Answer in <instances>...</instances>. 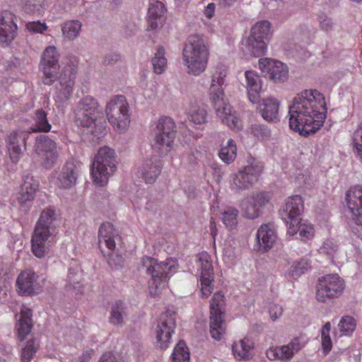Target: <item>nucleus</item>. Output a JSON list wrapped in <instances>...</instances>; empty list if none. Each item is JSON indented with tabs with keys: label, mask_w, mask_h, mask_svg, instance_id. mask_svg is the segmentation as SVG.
<instances>
[{
	"label": "nucleus",
	"mask_w": 362,
	"mask_h": 362,
	"mask_svg": "<svg viewBox=\"0 0 362 362\" xmlns=\"http://www.w3.org/2000/svg\"><path fill=\"white\" fill-rule=\"evenodd\" d=\"M327 110L322 93L316 89L304 90L295 96L289 107V125L300 134L315 133L324 124Z\"/></svg>",
	"instance_id": "1"
},
{
	"label": "nucleus",
	"mask_w": 362,
	"mask_h": 362,
	"mask_svg": "<svg viewBox=\"0 0 362 362\" xmlns=\"http://www.w3.org/2000/svg\"><path fill=\"white\" fill-rule=\"evenodd\" d=\"M59 54L54 46H48L42 55L40 67L42 82L50 86L58 81L54 99L57 106L64 107L70 99L77 74L78 62L75 57L66 59L59 64Z\"/></svg>",
	"instance_id": "2"
},
{
	"label": "nucleus",
	"mask_w": 362,
	"mask_h": 362,
	"mask_svg": "<svg viewBox=\"0 0 362 362\" xmlns=\"http://www.w3.org/2000/svg\"><path fill=\"white\" fill-rule=\"evenodd\" d=\"M228 75L227 69L219 65L212 72L208 93L210 102L215 109L216 114L222 122L234 131H238L243 124L237 112L231 105L224 100V88Z\"/></svg>",
	"instance_id": "3"
},
{
	"label": "nucleus",
	"mask_w": 362,
	"mask_h": 362,
	"mask_svg": "<svg viewBox=\"0 0 362 362\" xmlns=\"http://www.w3.org/2000/svg\"><path fill=\"white\" fill-rule=\"evenodd\" d=\"M209 56V45L202 36L194 34L187 37L182 49V59L189 74L199 76L203 74L206 70Z\"/></svg>",
	"instance_id": "4"
},
{
	"label": "nucleus",
	"mask_w": 362,
	"mask_h": 362,
	"mask_svg": "<svg viewBox=\"0 0 362 362\" xmlns=\"http://www.w3.org/2000/svg\"><path fill=\"white\" fill-rule=\"evenodd\" d=\"M30 128L31 131H14L8 136L7 148L9 158L14 164L19 161L23 154L21 144H23L24 146H26L27 141L32 132H49L52 128L47 119V113L42 109H37L34 112Z\"/></svg>",
	"instance_id": "5"
},
{
	"label": "nucleus",
	"mask_w": 362,
	"mask_h": 362,
	"mask_svg": "<svg viewBox=\"0 0 362 362\" xmlns=\"http://www.w3.org/2000/svg\"><path fill=\"white\" fill-rule=\"evenodd\" d=\"M141 264L146 273L151 276L148 288L153 296H158L165 288L168 280L177 269V262L173 258L158 262L156 259L146 256L141 259Z\"/></svg>",
	"instance_id": "6"
},
{
	"label": "nucleus",
	"mask_w": 362,
	"mask_h": 362,
	"mask_svg": "<svg viewBox=\"0 0 362 362\" xmlns=\"http://www.w3.org/2000/svg\"><path fill=\"white\" fill-rule=\"evenodd\" d=\"M117 156L112 148L100 147L94 157L91 167L93 182L98 186H105L110 177L117 170Z\"/></svg>",
	"instance_id": "7"
},
{
	"label": "nucleus",
	"mask_w": 362,
	"mask_h": 362,
	"mask_svg": "<svg viewBox=\"0 0 362 362\" xmlns=\"http://www.w3.org/2000/svg\"><path fill=\"white\" fill-rule=\"evenodd\" d=\"M263 163L255 158L247 159L246 165L230 175V187L235 192L250 189L259 180L263 172Z\"/></svg>",
	"instance_id": "8"
},
{
	"label": "nucleus",
	"mask_w": 362,
	"mask_h": 362,
	"mask_svg": "<svg viewBox=\"0 0 362 362\" xmlns=\"http://www.w3.org/2000/svg\"><path fill=\"white\" fill-rule=\"evenodd\" d=\"M105 115L108 122L118 133H124L130 124V107L125 98L115 95L105 106Z\"/></svg>",
	"instance_id": "9"
},
{
	"label": "nucleus",
	"mask_w": 362,
	"mask_h": 362,
	"mask_svg": "<svg viewBox=\"0 0 362 362\" xmlns=\"http://www.w3.org/2000/svg\"><path fill=\"white\" fill-rule=\"evenodd\" d=\"M152 146L162 155L170 152L175 138V124L171 117H160L155 123Z\"/></svg>",
	"instance_id": "10"
},
{
	"label": "nucleus",
	"mask_w": 362,
	"mask_h": 362,
	"mask_svg": "<svg viewBox=\"0 0 362 362\" xmlns=\"http://www.w3.org/2000/svg\"><path fill=\"white\" fill-rule=\"evenodd\" d=\"M98 102L91 95L81 98L74 110V121L78 127L87 129L95 134L96 130V116Z\"/></svg>",
	"instance_id": "11"
},
{
	"label": "nucleus",
	"mask_w": 362,
	"mask_h": 362,
	"mask_svg": "<svg viewBox=\"0 0 362 362\" xmlns=\"http://www.w3.org/2000/svg\"><path fill=\"white\" fill-rule=\"evenodd\" d=\"M344 289L345 282L338 274H327L318 279L315 298L318 302L325 303L341 296Z\"/></svg>",
	"instance_id": "12"
},
{
	"label": "nucleus",
	"mask_w": 362,
	"mask_h": 362,
	"mask_svg": "<svg viewBox=\"0 0 362 362\" xmlns=\"http://www.w3.org/2000/svg\"><path fill=\"white\" fill-rule=\"evenodd\" d=\"M304 208V201L300 195L288 197L279 211L282 220L287 225V233L290 236L297 234L295 223L299 219Z\"/></svg>",
	"instance_id": "13"
},
{
	"label": "nucleus",
	"mask_w": 362,
	"mask_h": 362,
	"mask_svg": "<svg viewBox=\"0 0 362 362\" xmlns=\"http://www.w3.org/2000/svg\"><path fill=\"white\" fill-rule=\"evenodd\" d=\"M272 199V193L265 191H255L243 197L240 208L245 218L255 219L262 214Z\"/></svg>",
	"instance_id": "14"
},
{
	"label": "nucleus",
	"mask_w": 362,
	"mask_h": 362,
	"mask_svg": "<svg viewBox=\"0 0 362 362\" xmlns=\"http://www.w3.org/2000/svg\"><path fill=\"white\" fill-rule=\"evenodd\" d=\"M224 296L221 292L214 294L210 301V332L211 337L217 340H221L226 332V325L223 320L225 313Z\"/></svg>",
	"instance_id": "15"
},
{
	"label": "nucleus",
	"mask_w": 362,
	"mask_h": 362,
	"mask_svg": "<svg viewBox=\"0 0 362 362\" xmlns=\"http://www.w3.org/2000/svg\"><path fill=\"white\" fill-rule=\"evenodd\" d=\"M35 141V151L42 165L47 169L52 168L59 158L56 142L45 135L37 136Z\"/></svg>",
	"instance_id": "16"
},
{
	"label": "nucleus",
	"mask_w": 362,
	"mask_h": 362,
	"mask_svg": "<svg viewBox=\"0 0 362 362\" xmlns=\"http://www.w3.org/2000/svg\"><path fill=\"white\" fill-rule=\"evenodd\" d=\"M175 326V313L168 310L160 315L154 329V334L157 346L160 349L168 346Z\"/></svg>",
	"instance_id": "17"
},
{
	"label": "nucleus",
	"mask_w": 362,
	"mask_h": 362,
	"mask_svg": "<svg viewBox=\"0 0 362 362\" xmlns=\"http://www.w3.org/2000/svg\"><path fill=\"white\" fill-rule=\"evenodd\" d=\"M200 271V288L203 297H208L214 290V267L211 255L206 252L199 253L197 257Z\"/></svg>",
	"instance_id": "18"
},
{
	"label": "nucleus",
	"mask_w": 362,
	"mask_h": 362,
	"mask_svg": "<svg viewBox=\"0 0 362 362\" xmlns=\"http://www.w3.org/2000/svg\"><path fill=\"white\" fill-rule=\"evenodd\" d=\"M57 233L35 228L31 237V251L37 258H43L49 254L57 242Z\"/></svg>",
	"instance_id": "19"
},
{
	"label": "nucleus",
	"mask_w": 362,
	"mask_h": 362,
	"mask_svg": "<svg viewBox=\"0 0 362 362\" xmlns=\"http://www.w3.org/2000/svg\"><path fill=\"white\" fill-rule=\"evenodd\" d=\"M259 69L266 73L270 80L274 83H282L288 78V69L286 64L270 58L259 59Z\"/></svg>",
	"instance_id": "20"
},
{
	"label": "nucleus",
	"mask_w": 362,
	"mask_h": 362,
	"mask_svg": "<svg viewBox=\"0 0 362 362\" xmlns=\"http://www.w3.org/2000/svg\"><path fill=\"white\" fill-rule=\"evenodd\" d=\"M38 276L30 269L22 271L18 276L16 283V291L22 296H30L36 294L40 290Z\"/></svg>",
	"instance_id": "21"
},
{
	"label": "nucleus",
	"mask_w": 362,
	"mask_h": 362,
	"mask_svg": "<svg viewBox=\"0 0 362 362\" xmlns=\"http://www.w3.org/2000/svg\"><path fill=\"white\" fill-rule=\"evenodd\" d=\"M244 76L242 85L246 88L249 100L253 104L258 103L264 90L262 77L255 70L245 71Z\"/></svg>",
	"instance_id": "22"
},
{
	"label": "nucleus",
	"mask_w": 362,
	"mask_h": 362,
	"mask_svg": "<svg viewBox=\"0 0 362 362\" xmlns=\"http://www.w3.org/2000/svg\"><path fill=\"white\" fill-rule=\"evenodd\" d=\"M276 238V230L273 224H262L256 233L254 250L261 253L268 252L273 247Z\"/></svg>",
	"instance_id": "23"
},
{
	"label": "nucleus",
	"mask_w": 362,
	"mask_h": 362,
	"mask_svg": "<svg viewBox=\"0 0 362 362\" xmlns=\"http://www.w3.org/2000/svg\"><path fill=\"white\" fill-rule=\"evenodd\" d=\"M16 17L10 11H4L0 17V44L8 47L17 34Z\"/></svg>",
	"instance_id": "24"
},
{
	"label": "nucleus",
	"mask_w": 362,
	"mask_h": 362,
	"mask_svg": "<svg viewBox=\"0 0 362 362\" xmlns=\"http://www.w3.org/2000/svg\"><path fill=\"white\" fill-rule=\"evenodd\" d=\"M345 200L354 223L362 226V187L356 185L346 193Z\"/></svg>",
	"instance_id": "25"
},
{
	"label": "nucleus",
	"mask_w": 362,
	"mask_h": 362,
	"mask_svg": "<svg viewBox=\"0 0 362 362\" xmlns=\"http://www.w3.org/2000/svg\"><path fill=\"white\" fill-rule=\"evenodd\" d=\"M302 347L300 339L295 338L288 344L269 348L266 351V355L269 360H279L283 362H288Z\"/></svg>",
	"instance_id": "26"
},
{
	"label": "nucleus",
	"mask_w": 362,
	"mask_h": 362,
	"mask_svg": "<svg viewBox=\"0 0 362 362\" xmlns=\"http://www.w3.org/2000/svg\"><path fill=\"white\" fill-rule=\"evenodd\" d=\"M39 188V182L30 175H25L23 177V183L21 185L18 200L21 208L28 211L31 206V202L34 199L35 194Z\"/></svg>",
	"instance_id": "27"
},
{
	"label": "nucleus",
	"mask_w": 362,
	"mask_h": 362,
	"mask_svg": "<svg viewBox=\"0 0 362 362\" xmlns=\"http://www.w3.org/2000/svg\"><path fill=\"white\" fill-rule=\"evenodd\" d=\"M78 176L76 165L72 162H67L55 172L56 185L60 188L69 189L76 185Z\"/></svg>",
	"instance_id": "28"
},
{
	"label": "nucleus",
	"mask_w": 362,
	"mask_h": 362,
	"mask_svg": "<svg viewBox=\"0 0 362 362\" xmlns=\"http://www.w3.org/2000/svg\"><path fill=\"white\" fill-rule=\"evenodd\" d=\"M59 218L60 214L56 207H46L41 212L35 228L57 234V227Z\"/></svg>",
	"instance_id": "29"
},
{
	"label": "nucleus",
	"mask_w": 362,
	"mask_h": 362,
	"mask_svg": "<svg viewBox=\"0 0 362 362\" xmlns=\"http://www.w3.org/2000/svg\"><path fill=\"white\" fill-rule=\"evenodd\" d=\"M162 169L160 160L156 156L145 160L138 170V175L141 176L146 183H152L156 181Z\"/></svg>",
	"instance_id": "30"
},
{
	"label": "nucleus",
	"mask_w": 362,
	"mask_h": 362,
	"mask_svg": "<svg viewBox=\"0 0 362 362\" xmlns=\"http://www.w3.org/2000/svg\"><path fill=\"white\" fill-rule=\"evenodd\" d=\"M32 315V310L25 307H23L20 313L16 315L17 320L16 328L18 339L20 341H23L31 332L33 327Z\"/></svg>",
	"instance_id": "31"
},
{
	"label": "nucleus",
	"mask_w": 362,
	"mask_h": 362,
	"mask_svg": "<svg viewBox=\"0 0 362 362\" xmlns=\"http://www.w3.org/2000/svg\"><path fill=\"white\" fill-rule=\"evenodd\" d=\"M119 238L113 227V225L110 223H103L98 230V239L99 245L101 247L103 245H105L108 250L113 251L116 246V240Z\"/></svg>",
	"instance_id": "32"
},
{
	"label": "nucleus",
	"mask_w": 362,
	"mask_h": 362,
	"mask_svg": "<svg viewBox=\"0 0 362 362\" xmlns=\"http://www.w3.org/2000/svg\"><path fill=\"white\" fill-rule=\"evenodd\" d=\"M259 111L262 117L267 121L275 122L279 119V102L273 98H268L259 100Z\"/></svg>",
	"instance_id": "33"
},
{
	"label": "nucleus",
	"mask_w": 362,
	"mask_h": 362,
	"mask_svg": "<svg viewBox=\"0 0 362 362\" xmlns=\"http://www.w3.org/2000/svg\"><path fill=\"white\" fill-rule=\"evenodd\" d=\"M243 45L245 46L244 51L255 57L264 55L267 50V42L250 35Z\"/></svg>",
	"instance_id": "34"
},
{
	"label": "nucleus",
	"mask_w": 362,
	"mask_h": 362,
	"mask_svg": "<svg viewBox=\"0 0 362 362\" xmlns=\"http://www.w3.org/2000/svg\"><path fill=\"white\" fill-rule=\"evenodd\" d=\"M288 267L284 272V276L288 280L298 279L309 268L310 262L308 259H301L299 261L288 262Z\"/></svg>",
	"instance_id": "35"
},
{
	"label": "nucleus",
	"mask_w": 362,
	"mask_h": 362,
	"mask_svg": "<svg viewBox=\"0 0 362 362\" xmlns=\"http://www.w3.org/2000/svg\"><path fill=\"white\" fill-rule=\"evenodd\" d=\"M165 11V6L162 1L158 0L150 1L147 14L148 24L150 29L155 30L158 28L157 20L164 15Z\"/></svg>",
	"instance_id": "36"
},
{
	"label": "nucleus",
	"mask_w": 362,
	"mask_h": 362,
	"mask_svg": "<svg viewBox=\"0 0 362 362\" xmlns=\"http://www.w3.org/2000/svg\"><path fill=\"white\" fill-rule=\"evenodd\" d=\"M254 343L249 338H244L233 343L232 351L234 357L238 360L249 359L252 354Z\"/></svg>",
	"instance_id": "37"
},
{
	"label": "nucleus",
	"mask_w": 362,
	"mask_h": 362,
	"mask_svg": "<svg viewBox=\"0 0 362 362\" xmlns=\"http://www.w3.org/2000/svg\"><path fill=\"white\" fill-rule=\"evenodd\" d=\"M82 280V273L78 266L75 264L69 267L66 285L68 291H74L76 294L80 293L81 291V282Z\"/></svg>",
	"instance_id": "38"
},
{
	"label": "nucleus",
	"mask_w": 362,
	"mask_h": 362,
	"mask_svg": "<svg viewBox=\"0 0 362 362\" xmlns=\"http://www.w3.org/2000/svg\"><path fill=\"white\" fill-rule=\"evenodd\" d=\"M250 35L268 42L272 36L271 23L266 20L257 22L251 28Z\"/></svg>",
	"instance_id": "39"
},
{
	"label": "nucleus",
	"mask_w": 362,
	"mask_h": 362,
	"mask_svg": "<svg viewBox=\"0 0 362 362\" xmlns=\"http://www.w3.org/2000/svg\"><path fill=\"white\" fill-rule=\"evenodd\" d=\"M218 156L226 164L233 163L237 156V146L235 142L230 139L226 144L221 146Z\"/></svg>",
	"instance_id": "40"
},
{
	"label": "nucleus",
	"mask_w": 362,
	"mask_h": 362,
	"mask_svg": "<svg viewBox=\"0 0 362 362\" xmlns=\"http://www.w3.org/2000/svg\"><path fill=\"white\" fill-rule=\"evenodd\" d=\"M187 118L195 125H202L208 122V112L203 106H192L187 111Z\"/></svg>",
	"instance_id": "41"
},
{
	"label": "nucleus",
	"mask_w": 362,
	"mask_h": 362,
	"mask_svg": "<svg viewBox=\"0 0 362 362\" xmlns=\"http://www.w3.org/2000/svg\"><path fill=\"white\" fill-rule=\"evenodd\" d=\"M297 233L302 240L307 241L311 240L315 235V228L313 225L306 219L300 218L295 223Z\"/></svg>",
	"instance_id": "42"
},
{
	"label": "nucleus",
	"mask_w": 362,
	"mask_h": 362,
	"mask_svg": "<svg viewBox=\"0 0 362 362\" xmlns=\"http://www.w3.org/2000/svg\"><path fill=\"white\" fill-rule=\"evenodd\" d=\"M81 29V23L78 21H69L62 26V35L69 40H73L78 37Z\"/></svg>",
	"instance_id": "43"
},
{
	"label": "nucleus",
	"mask_w": 362,
	"mask_h": 362,
	"mask_svg": "<svg viewBox=\"0 0 362 362\" xmlns=\"http://www.w3.org/2000/svg\"><path fill=\"white\" fill-rule=\"evenodd\" d=\"M239 211L234 207H228L220 214V218L226 228L232 230L238 224V216Z\"/></svg>",
	"instance_id": "44"
},
{
	"label": "nucleus",
	"mask_w": 362,
	"mask_h": 362,
	"mask_svg": "<svg viewBox=\"0 0 362 362\" xmlns=\"http://www.w3.org/2000/svg\"><path fill=\"white\" fill-rule=\"evenodd\" d=\"M151 62L155 73L160 74L165 71L167 66V59L165 57V49L163 47L159 46L157 48Z\"/></svg>",
	"instance_id": "45"
},
{
	"label": "nucleus",
	"mask_w": 362,
	"mask_h": 362,
	"mask_svg": "<svg viewBox=\"0 0 362 362\" xmlns=\"http://www.w3.org/2000/svg\"><path fill=\"white\" fill-rule=\"evenodd\" d=\"M126 315V308L124 303L120 301L115 302L111 307L110 322L114 325H120Z\"/></svg>",
	"instance_id": "46"
},
{
	"label": "nucleus",
	"mask_w": 362,
	"mask_h": 362,
	"mask_svg": "<svg viewBox=\"0 0 362 362\" xmlns=\"http://www.w3.org/2000/svg\"><path fill=\"white\" fill-rule=\"evenodd\" d=\"M172 362H189V352L186 344L180 341L172 354Z\"/></svg>",
	"instance_id": "47"
},
{
	"label": "nucleus",
	"mask_w": 362,
	"mask_h": 362,
	"mask_svg": "<svg viewBox=\"0 0 362 362\" xmlns=\"http://www.w3.org/2000/svg\"><path fill=\"white\" fill-rule=\"evenodd\" d=\"M39 341L35 339L28 340L22 349L21 359L23 362H30L39 349Z\"/></svg>",
	"instance_id": "48"
},
{
	"label": "nucleus",
	"mask_w": 362,
	"mask_h": 362,
	"mask_svg": "<svg viewBox=\"0 0 362 362\" xmlns=\"http://www.w3.org/2000/svg\"><path fill=\"white\" fill-rule=\"evenodd\" d=\"M331 323L326 322L321 329V345L325 355L327 354L332 348V342L330 337Z\"/></svg>",
	"instance_id": "49"
},
{
	"label": "nucleus",
	"mask_w": 362,
	"mask_h": 362,
	"mask_svg": "<svg viewBox=\"0 0 362 362\" xmlns=\"http://www.w3.org/2000/svg\"><path fill=\"white\" fill-rule=\"evenodd\" d=\"M356 321L351 316L343 317L339 324L338 329L340 331V336L350 335L356 328Z\"/></svg>",
	"instance_id": "50"
},
{
	"label": "nucleus",
	"mask_w": 362,
	"mask_h": 362,
	"mask_svg": "<svg viewBox=\"0 0 362 362\" xmlns=\"http://www.w3.org/2000/svg\"><path fill=\"white\" fill-rule=\"evenodd\" d=\"M47 6L45 2L41 4L39 1L33 0L27 1L23 8L25 12L38 16L43 13Z\"/></svg>",
	"instance_id": "51"
},
{
	"label": "nucleus",
	"mask_w": 362,
	"mask_h": 362,
	"mask_svg": "<svg viewBox=\"0 0 362 362\" xmlns=\"http://www.w3.org/2000/svg\"><path fill=\"white\" fill-rule=\"evenodd\" d=\"M338 245L332 239L326 240L319 249L321 254L327 255L328 258L333 259L337 253Z\"/></svg>",
	"instance_id": "52"
},
{
	"label": "nucleus",
	"mask_w": 362,
	"mask_h": 362,
	"mask_svg": "<svg viewBox=\"0 0 362 362\" xmlns=\"http://www.w3.org/2000/svg\"><path fill=\"white\" fill-rule=\"evenodd\" d=\"M250 129L251 134L258 140L265 141L270 136V131L265 125L253 124Z\"/></svg>",
	"instance_id": "53"
},
{
	"label": "nucleus",
	"mask_w": 362,
	"mask_h": 362,
	"mask_svg": "<svg viewBox=\"0 0 362 362\" xmlns=\"http://www.w3.org/2000/svg\"><path fill=\"white\" fill-rule=\"evenodd\" d=\"M352 144L358 157L362 160V122L353 133Z\"/></svg>",
	"instance_id": "54"
},
{
	"label": "nucleus",
	"mask_w": 362,
	"mask_h": 362,
	"mask_svg": "<svg viewBox=\"0 0 362 362\" xmlns=\"http://www.w3.org/2000/svg\"><path fill=\"white\" fill-rule=\"evenodd\" d=\"M26 28L33 33H42L47 29V26L45 23L37 21L26 23Z\"/></svg>",
	"instance_id": "55"
},
{
	"label": "nucleus",
	"mask_w": 362,
	"mask_h": 362,
	"mask_svg": "<svg viewBox=\"0 0 362 362\" xmlns=\"http://www.w3.org/2000/svg\"><path fill=\"white\" fill-rule=\"evenodd\" d=\"M144 194L143 191H137L135 194L131 197L130 199L134 209H140L146 203V197L144 196Z\"/></svg>",
	"instance_id": "56"
},
{
	"label": "nucleus",
	"mask_w": 362,
	"mask_h": 362,
	"mask_svg": "<svg viewBox=\"0 0 362 362\" xmlns=\"http://www.w3.org/2000/svg\"><path fill=\"white\" fill-rule=\"evenodd\" d=\"M210 168L211 170V174L215 181L217 183L221 182L224 175V170L223 167L216 163H213L210 165Z\"/></svg>",
	"instance_id": "57"
},
{
	"label": "nucleus",
	"mask_w": 362,
	"mask_h": 362,
	"mask_svg": "<svg viewBox=\"0 0 362 362\" xmlns=\"http://www.w3.org/2000/svg\"><path fill=\"white\" fill-rule=\"evenodd\" d=\"M320 28L326 31V32H329V31H331L334 27V22L332 21V19L328 16H327L326 15H321L320 16Z\"/></svg>",
	"instance_id": "58"
},
{
	"label": "nucleus",
	"mask_w": 362,
	"mask_h": 362,
	"mask_svg": "<svg viewBox=\"0 0 362 362\" xmlns=\"http://www.w3.org/2000/svg\"><path fill=\"white\" fill-rule=\"evenodd\" d=\"M269 312L271 319L272 320H276L280 316H281L283 309L280 305L277 304H272L269 306Z\"/></svg>",
	"instance_id": "59"
},
{
	"label": "nucleus",
	"mask_w": 362,
	"mask_h": 362,
	"mask_svg": "<svg viewBox=\"0 0 362 362\" xmlns=\"http://www.w3.org/2000/svg\"><path fill=\"white\" fill-rule=\"evenodd\" d=\"M215 7L216 6L214 3H210L205 7L204 14L207 18L210 19L214 16Z\"/></svg>",
	"instance_id": "60"
},
{
	"label": "nucleus",
	"mask_w": 362,
	"mask_h": 362,
	"mask_svg": "<svg viewBox=\"0 0 362 362\" xmlns=\"http://www.w3.org/2000/svg\"><path fill=\"white\" fill-rule=\"evenodd\" d=\"M99 362H119L111 352L103 354Z\"/></svg>",
	"instance_id": "61"
},
{
	"label": "nucleus",
	"mask_w": 362,
	"mask_h": 362,
	"mask_svg": "<svg viewBox=\"0 0 362 362\" xmlns=\"http://www.w3.org/2000/svg\"><path fill=\"white\" fill-rule=\"evenodd\" d=\"M92 351H87L84 352L82 356L78 358V362H90L91 358Z\"/></svg>",
	"instance_id": "62"
},
{
	"label": "nucleus",
	"mask_w": 362,
	"mask_h": 362,
	"mask_svg": "<svg viewBox=\"0 0 362 362\" xmlns=\"http://www.w3.org/2000/svg\"><path fill=\"white\" fill-rule=\"evenodd\" d=\"M209 230H210V234L213 238H215V236L217 234V228H216V224L215 221L211 218L210 220L209 223Z\"/></svg>",
	"instance_id": "63"
},
{
	"label": "nucleus",
	"mask_w": 362,
	"mask_h": 362,
	"mask_svg": "<svg viewBox=\"0 0 362 362\" xmlns=\"http://www.w3.org/2000/svg\"><path fill=\"white\" fill-rule=\"evenodd\" d=\"M297 179L299 181V183H303V184H308L309 182H308V180H309V177H308V175H305L304 174H303L302 175L298 174V176H297Z\"/></svg>",
	"instance_id": "64"
}]
</instances>
